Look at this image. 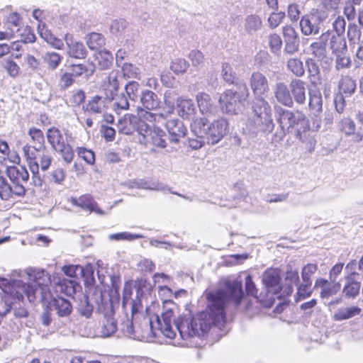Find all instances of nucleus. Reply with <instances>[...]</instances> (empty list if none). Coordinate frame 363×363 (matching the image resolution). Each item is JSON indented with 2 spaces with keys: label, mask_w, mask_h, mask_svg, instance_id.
<instances>
[{
  "label": "nucleus",
  "mask_w": 363,
  "mask_h": 363,
  "mask_svg": "<svg viewBox=\"0 0 363 363\" xmlns=\"http://www.w3.org/2000/svg\"><path fill=\"white\" fill-rule=\"evenodd\" d=\"M164 133L157 128H153V132L150 133L147 140H144V145L148 143L152 144L157 147L164 148L166 147V141L164 139Z\"/></svg>",
  "instance_id": "nucleus-34"
},
{
  "label": "nucleus",
  "mask_w": 363,
  "mask_h": 363,
  "mask_svg": "<svg viewBox=\"0 0 363 363\" xmlns=\"http://www.w3.org/2000/svg\"><path fill=\"white\" fill-rule=\"evenodd\" d=\"M28 277L29 284L26 285L20 280H13L9 281L7 279L0 277V288L6 294L16 296L18 298H22L25 294L29 301H33L37 298L42 300H48L50 296V292L46 291L48 284L53 281L55 284L62 285L65 284L66 280H60L59 278L55 281L51 279L48 273L43 269H29L26 271Z\"/></svg>",
  "instance_id": "nucleus-2"
},
{
  "label": "nucleus",
  "mask_w": 363,
  "mask_h": 363,
  "mask_svg": "<svg viewBox=\"0 0 363 363\" xmlns=\"http://www.w3.org/2000/svg\"><path fill=\"white\" fill-rule=\"evenodd\" d=\"M278 113L279 115L278 121L283 130L290 131L291 129L292 130L295 125L296 120L301 121L302 125H306L304 121V115L301 112L296 111L294 113L288 110L280 108L278 111Z\"/></svg>",
  "instance_id": "nucleus-9"
},
{
  "label": "nucleus",
  "mask_w": 363,
  "mask_h": 363,
  "mask_svg": "<svg viewBox=\"0 0 363 363\" xmlns=\"http://www.w3.org/2000/svg\"><path fill=\"white\" fill-rule=\"evenodd\" d=\"M38 32L40 37L52 48L57 50L62 49L64 46L63 41L61 39L56 38L48 28L45 23L40 21L38 27Z\"/></svg>",
  "instance_id": "nucleus-24"
},
{
  "label": "nucleus",
  "mask_w": 363,
  "mask_h": 363,
  "mask_svg": "<svg viewBox=\"0 0 363 363\" xmlns=\"http://www.w3.org/2000/svg\"><path fill=\"white\" fill-rule=\"evenodd\" d=\"M7 175L14 186L23 185L29 178V174L24 167L12 166L7 168Z\"/></svg>",
  "instance_id": "nucleus-23"
},
{
  "label": "nucleus",
  "mask_w": 363,
  "mask_h": 363,
  "mask_svg": "<svg viewBox=\"0 0 363 363\" xmlns=\"http://www.w3.org/2000/svg\"><path fill=\"white\" fill-rule=\"evenodd\" d=\"M196 101L199 111L202 115L201 117L208 119L209 116H215L217 113V106L209 94L204 92H199L196 96Z\"/></svg>",
  "instance_id": "nucleus-10"
},
{
  "label": "nucleus",
  "mask_w": 363,
  "mask_h": 363,
  "mask_svg": "<svg viewBox=\"0 0 363 363\" xmlns=\"http://www.w3.org/2000/svg\"><path fill=\"white\" fill-rule=\"evenodd\" d=\"M360 283L353 281L350 277H347V282L343 288V293L348 298H355L359 292Z\"/></svg>",
  "instance_id": "nucleus-41"
},
{
  "label": "nucleus",
  "mask_w": 363,
  "mask_h": 363,
  "mask_svg": "<svg viewBox=\"0 0 363 363\" xmlns=\"http://www.w3.org/2000/svg\"><path fill=\"white\" fill-rule=\"evenodd\" d=\"M277 101L287 107H292L294 101L287 86L283 82H278L274 89Z\"/></svg>",
  "instance_id": "nucleus-21"
},
{
  "label": "nucleus",
  "mask_w": 363,
  "mask_h": 363,
  "mask_svg": "<svg viewBox=\"0 0 363 363\" xmlns=\"http://www.w3.org/2000/svg\"><path fill=\"white\" fill-rule=\"evenodd\" d=\"M287 67L298 77H301L304 74L303 62L298 58H291L289 60Z\"/></svg>",
  "instance_id": "nucleus-50"
},
{
  "label": "nucleus",
  "mask_w": 363,
  "mask_h": 363,
  "mask_svg": "<svg viewBox=\"0 0 363 363\" xmlns=\"http://www.w3.org/2000/svg\"><path fill=\"white\" fill-rule=\"evenodd\" d=\"M128 23L124 19L114 20L110 26V31L112 34L118 35H121L127 28Z\"/></svg>",
  "instance_id": "nucleus-52"
},
{
  "label": "nucleus",
  "mask_w": 363,
  "mask_h": 363,
  "mask_svg": "<svg viewBox=\"0 0 363 363\" xmlns=\"http://www.w3.org/2000/svg\"><path fill=\"white\" fill-rule=\"evenodd\" d=\"M72 74L71 73L65 72L60 74L58 85L62 89H66L73 84Z\"/></svg>",
  "instance_id": "nucleus-64"
},
{
  "label": "nucleus",
  "mask_w": 363,
  "mask_h": 363,
  "mask_svg": "<svg viewBox=\"0 0 363 363\" xmlns=\"http://www.w3.org/2000/svg\"><path fill=\"white\" fill-rule=\"evenodd\" d=\"M253 121L257 130L262 132H271L274 128V123L272 118V113L264 111L259 116H254Z\"/></svg>",
  "instance_id": "nucleus-27"
},
{
  "label": "nucleus",
  "mask_w": 363,
  "mask_h": 363,
  "mask_svg": "<svg viewBox=\"0 0 363 363\" xmlns=\"http://www.w3.org/2000/svg\"><path fill=\"white\" fill-rule=\"evenodd\" d=\"M167 114V116H169V113ZM166 120L165 127L169 133L170 141L172 143H178L179 139L186 135L187 129L178 118H167Z\"/></svg>",
  "instance_id": "nucleus-11"
},
{
  "label": "nucleus",
  "mask_w": 363,
  "mask_h": 363,
  "mask_svg": "<svg viewBox=\"0 0 363 363\" xmlns=\"http://www.w3.org/2000/svg\"><path fill=\"white\" fill-rule=\"evenodd\" d=\"M283 35L285 40L284 50L289 54L298 51L299 40L296 31L294 28L286 26L283 28Z\"/></svg>",
  "instance_id": "nucleus-16"
},
{
  "label": "nucleus",
  "mask_w": 363,
  "mask_h": 363,
  "mask_svg": "<svg viewBox=\"0 0 363 363\" xmlns=\"http://www.w3.org/2000/svg\"><path fill=\"white\" fill-rule=\"evenodd\" d=\"M138 113L139 115V119L143 121H148L150 122L155 121L158 123H163L164 119H167V114L160 113L156 114L151 113L147 111H144L142 107H138Z\"/></svg>",
  "instance_id": "nucleus-36"
},
{
  "label": "nucleus",
  "mask_w": 363,
  "mask_h": 363,
  "mask_svg": "<svg viewBox=\"0 0 363 363\" xmlns=\"http://www.w3.org/2000/svg\"><path fill=\"white\" fill-rule=\"evenodd\" d=\"M262 26L261 18L257 15H249L245 19L244 28L248 34H253Z\"/></svg>",
  "instance_id": "nucleus-33"
},
{
  "label": "nucleus",
  "mask_w": 363,
  "mask_h": 363,
  "mask_svg": "<svg viewBox=\"0 0 363 363\" xmlns=\"http://www.w3.org/2000/svg\"><path fill=\"white\" fill-rule=\"evenodd\" d=\"M319 46H322L323 50H330L333 54L346 52L347 46L345 40L340 35H335L334 31H328L319 37Z\"/></svg>",
  "instance_id": "nucleus-5"
},
{
  "label": "nucleus",
  "mask_w": 363,
  "mask_h": 363,
  "mask_svg": "<svg viewBox=\"0 0 363 363\" xmlns=\"http://www.w3.org/2000/svg\"><path fill=\"white\" fill-rule=\"evenodd\" d=\"M77 152L79 157H81L88 164H93L95 160L94 153L84 147H77Z\"/></svg>",
  "instance_id": "nucleus-63"
},
{
  "label": "nucleus",
  "mask_w": 363,
  "mask_h": 363,
  "mask_svg": "<svg viewBox=\"0 0 363 363\" xmlns=\"http://www.w3.org/2000/svg\"><path fill=\"white\" fill-rule=\"evenodd\" d=\"M347 35L350 43L355 45L360 40V29L355 23H350L347 27Z\"/></svg>",
  "instance_id": "nucleus-48"
},
{
  "label": "nucleus",
  "mask_w": 363,
  "mask_h": 363,
  "mask_svg": "<svg viewBox=\"0 0 363 363\" xmlns=\"http://www.w3.org/2000/svg\"><path fill=\"white\" fill-rule=\"evenodd\" d=\"M304 121H306V125H302V123L298 120H296L295 125L293 128L294 131L296 133V137L299 138V140L303 142H306L309 138L311 137V134L313 133L309 130V123L308 121L304 116Z\"/></svg>",
  "instance_id": "nucleus-35"
},
{
  "label": "nucleus",
  "mask_w": 363,
  "mask_h": 363,
  "mask_svg": "<svg viewBox=\"0 0 363 363\" xmlns=\"http://www.w3.org/2000/svg\"><path fill=\"white\" fill-rule=\"evenodd\" d=\"M256 101L252 106L254 116H259L263 114L264 111L267 113H272L271 107L264 98H255Z\"/></svg>",
  "instance_id": "nucleus-42"
},
{
  "label": "nucleus",
  "mask_w": 363,
  "mask_h": 363,
  "mask_svg": "<svg viewBox=\"0 0 363 363\" xmlns=\"http://www.w3.org/2000/svg\"><path fill=\"white\" fill-rule=\"evenodd\" d=\"M246 92H247V89ZM248 93L241 97L238 93L232 89H228L220 94L218 99L220 107L223 113L237 114L240 109V104L245 100Z\"/></svg>",
  "instance_id": "nucleus-4"
},
{
  "label": "nucleus",
  "mask_w": 363,
  "mask_h": 363,
  "mask_svg": "<svg viewBox=\"0 0 363 363\" xmlns=\"http://www.w3.org/2000/svg\"><path fill=\"white\" fill-rule=\"evenodd\" d=\"M250 85L255 98H265L269 91L267 78L259 72L252 74Z\"/></svg>",
  "instance_id": "nucleus-7"
},
{
  "label": "nucleus",
  "mask_w": 363,
  "mask_h": 363,
  "mask_svg": "<svg viewBox=\"0 0 363 363\" xmlns=\"http://www.w3.org/2000/svg\"><path fill=\"white\" fill-rule=\"evenodd\" d=\"M122 72L124 77L128 78H138L140 74L138 67L131 63H124L122 66Z\"/></svg>",
  "instance_id": "nucleus-55"
},
{
  "label": "nucleus",
  "mask_w": 363,
  "mask_h": 363,
  "mask_svg": "<svg viewBox=\"0 0 363 363\" xmlns=\"http://www.w3.org/2000/svg\"><path fill=\"white\" fill-rule=\"evenodd\" d=\"M177 113L183 119L189 120L196 113V107L192 99L181 96L177 99Z\"/></svg>",
  "instance_id": "nucleus-17"
},
{
  "label": "nucleus",
  "mask_w": 363,
  "mask_h": 363,
  "mask_svg": "<svg viewBox=\"0 0 363 363\" xmlns=\"http://www.w3.org/2000/svg\"><path fill=\"white\" fill-rule=\"evenodd\" d=\"M115 102L113 103L114 110L119 113L121 110H127L129 108V103L127 98L123 95L118 96L113 99Z\"/></svg>",
  "instance_id": "nucleus-60"
},
{
  "label": "nucleus",
  "mask_w": 363,
  "mask_h": 363,
  "mask_svg": "<svg viewBox=\"0 0 363 363\" xmlns=\"http://www.w3.org/2000/svg\"><path fill=\"white\" fill-rule=\"evenodd\" d=\"M221 74L223 76V79L232 84L234 82L235 79V73L233 72V69L228 63H223L222 65V72Z\"/></svg>",
  "instance_id": "nucleus-62"
},
{
  "label": "nucleus",
  "mask_w": 363,
  "mask_h": 363,
  "mask_svg": "<svg viewBox=\"0 0 363 363\" xmlns=\"http://www.w3.org/2000/svg\"><path fill=\"white\" fill-rule=\"evenodd\" d=\"M189 65L184 59H175L172 61L170 69L177 74L185 72Z\"/></svg>",
  "instance_id": "nucleus-51"
},
{
  "label": "nucleus",
  "mask_w": 363,
  "mask_h": 363,
  "mask_svg": "<svg viewBox=\"0 0 363 363\" xmlns=\"http://www.w3.org/2000/svg\"><path fill=\"white\" fill-rule=\"evenodd\" d=\"M142 238V235L138 234H133L128 232L118 233L111 234L108 235V239L111 240H133Z\"/></svg>",
  "instance_id": "nucleus-56"
},
{
  "label": "nucleus",
  "mask_w": 363,
  "mask_h": 363,
  "mask_svg": "<svg viewBox=\"0 0 363 363\" xmlns=\"http://www.w3.org/2000/svg\"><path fill=\"white\" fill-rule=\"evenodd\" d=\"M127 186L129 189L137 188V189H145V190H152V191H163V192L168 191L171 194H173L177 195L180 197L192 201L191 199L185 196L184 195H182L177 192L171 191V189L168 187L167 185H164L159 182H150V181H146L144 179H135V180L129 182V183L127 184Z\"/></svg>",
  "instance_id": "nucleus-8"
},
{
  "label": "nucleus",
  "mask_w": 363,
  "mask_h": 363,
  "mask_svg": "<svg viewBox=\"0 0 363 363\" xmlns=\"http://www.w3.org/2000/svg\"><path fill=\"white\" fill-rule=\"evenodd\" d=\"M64 40L67 45V54L70 57L77 59H83L86 55V50L84 45L74 40L73 35L70 33H66L64 36Z\"/></svg>",
  "instance_id": "nucleus-14"
},
{
  "label": "nucleus",
  "mask_w": 363,
  "mask_h": 363,
  "mask_svg": "<svg viewBox=\"0 0 363 363\" xmlns=\"http://www.w3.org/2000/svg\"><path fill=\"white\" fill-rule=\"evenodd\" d=\"M319 62L324 72H328L332 67L333 58L327 56V52L323 50L322 46H319Z\"/></svg>",
  "instance_id": "nucleus-53"
},
{
  "label": "nucleus",
  "mask_w": 363,
  "mask_h": 363,
  "mask_svg": "<svg viewBox=\"0 0 363 363\" xmlns=\"http://www.w3.org/2000/svg\"><path fill=\"white\" fill-rule=\"evenodd\" d=\"M140 85L137 82H130L125 85V92L131 101H135L138 96Z\"/></svg>",
  "instance_id": "nucleus-58"
},
{
  "label": "nucleus",
  "mask_w": 363,
  "mask_h": 363,
  "mask_svg": "<svg viewBox=\"0 0 363 363\" xmlns=\"http://www.w3.org/2000/svg\"><path fill=\"white\" fill-rule=\"evenodd\" d=\"M47 138L52 149L65 141L62 133L57 128H50L47 131Z\"/></svg>",
  "instance_id": "nucleus-37"
},
{
  "label": "nucleus",
  "mask_w": 363,
  "mask_h": 363,
  "mask_svg": "<svg viewBox=\"0 0 363 363\" xmlns=\"http://www.w3.org/2000/svg\"><path fill=\"white\" fill-rule=\"evenodd\" d=\"M243 296L240 281H228L225 289L210 291L206 294L207 308L199 313L192 319H182L179 323L172 320L174 318L175 305L166 302L164 311L161 316H156L155 321H150V325L153 335L161 333L169 340L177 339V332L180 339L188 340L195 336H201L208 333L213 325L221 329L225 323V306L231 298L238 304Z\"/></svg>",
  "instance_id": "nucleus-1"
},
{
  "label": "nucleus",
  "mask_w": 363,
  "mask_h": 363,
  "mask_svg": "<svg viewBox=\"0 0 363 363\" xmlns=\"http://www.w3.org/2000/svg\"><path fill=\"white\" fill-rule=\"evenodd\" d=\"M69 201L72 205L78 206L83 210L94 212L101 216L105 215V212L99 207L98 203L90 194H84L79 198L72 197L69 199Z\"/></svg>",
  "instance_id": "nucleus-12"
},
{
  "label": "nucleus",
  "mask_w": 363,
  "mask_h": 363,
  "mask_svg": "<svg viewBox=\"0 0 363 363\" xmlns=\"http://www.w3.org/2000/svg\"><path fill=\"white\" fill-rule=\"evenodd\" d=\"M72 74V76L79 77L83 74H92L95 70V65L92 64H89V65H85L83 64H76L72 65L70 66Z\"/></svg>",
  "instance_id": "nucleus-43"
},
{
  "label": "nucleus",
  "mask_w": 363,
  "mask_h": 363,
  "mask_svg": "<svg viewBox=\"0 0 363 363\" xmlns=\"http://www.w3.org/2000/svg\"><path fill=\"white\" fill-rule=\"evenodd\" d=\"M362 309L357 306L339 308L333 315V319L337 321L352 318L360 314Z\"/></svg>",
  "instance_id": "nucleus-31"
},
{
  "label": "nucleus",
  "mask_w": 363,
  "mask_h": 363,
  "mask_svg": "<svg viewBox=\"0 0 363 363\" xmlns=\"http://www.w3.org/2000/svg\"><path fill=\"white\" fill-rule=\"evenodd\" d=\"M41 149H36L34 147L30 145H24L23 147V152L24 157H26L28 164L30 170L31 172H37L39 170L38 164V152H40Z\"/></svg>",
  "instance_id": "nucleus-25"
},
{
  "label": "nucleus",
  "mask_w": 363,
  "mask_h": 363,
  "mask_svg": "<svg viewBox=\"0 0 363 363\" xmlns=\"http://www.w3.org/2000/svg\"><path fill=\"white\" fill-rule=\"evenodd\" d=\"M337 127L346 137L353 136V142L360 143L363 140V134L355 132L356 124L352 118L349 117L342 118L339 121Z\"/></svg>",
  "instance_id": "nucleus-15"
},
{
  "label": "nucleus",
  "mask_w": 363,
  "mask_h": 363,
  "mask_svg": "<svg viewBox=\"0 0 363 363\" xmlns=\"http://www.w3.org/2000/svg\"><path fill=\"white\" fill-rule=\"evenodd\" d=\"M319 288H320V297L327 299L336 294L341 288L340 282L330 281L328 279L319 278Z\"/></svg>",
  "instance_id": "nucleus-22"
},
{
  "label": "nucleus",
  "mask_w": 363,
  "mask_h": 363,
  "mask_svg": "<svg viewBox=\"0 0 363 363\" xmlns=\"http://www.w3.org/2000/svg\"><path fill=\"white\" fill-rule=\"evenodd\" d=\"M85 111L92 113H104L106 112L105 101L100 96H93L86 105Z\"/></svg>",
  "instance_id": "nucleus-32"
},
{
  "label": "nucleus",
  "mask_w": 363,
  "mask_h": 363,
  "mask_svg": "<svg viewBox=\"0 0 363 363\" xmlns=\"http://www.w3.org/2000/svg\"><path fill=\"white\" fill-rule=\"evenodd\" d=\"M290 88L295 101L298 104H303L306 100L304 82L300 79L292 80L290 83Z\"/></svg>",
  "instance_id": "nucleus-30"
},
{
  "label": "nucleus",
  "mask_w": 363,
  "mask_h": 363,
  "mask_svg": "<svg viewBox=\"0 0 363 363\" xmlns=\"http://www.w3.org/2000/svg\"><path fill=\"white\" fill-rule=\"evenodd\" d=\"M26 189L23 185L11 186L4 175L2 167H0V199L9 201L14 196H21L25 194Z\"/></svg>",
  "instance_id": "nucleus-6"
},
{
  "label": "nucleus",
  "mask_w": 363,
  "mask_h": 363,
  "mask_svg": "<svg viewBox=\"0 0 363 363\" xmlns=\"http://www.w3.org/2000/svg\"><path fill=\"white\" fill-rule=\"evenodd\" d=\"M38 164L43 171H46L50 167L52 161V157L45 148H42L40 152H38Z\"/></svg>",
  "instance_id": "nucleus-49"
},
{
  "label": "nucleus",
  "mask_w": 363,
  "mask_h": 363,
  "mask_svg": "<svg viewBox=\"0 0 363 363\" xmlns=\"http://www.w3.org/2000/svg\"><path fill=\"white\" fill-rule=\"evenodd\" d=\"M43 58L49 69H55L60 64L62 57L55 52H47L44 54Z\"/></svg>",
  "instance_id": "nucleus-45"
},
{
  "label": "nucleus",
  "mask_w": 363,
  "mask_h": 363,
  "mask_svg": "<svg viewBox=\"0 0 363 363\" xmlns=\"http://www.w3.org/2000/svg\"><path fill=\"white\" fill-rule=\"evenodd\" d=\"M116 323L113 318H106L102 323V335L108 337L116 330Z\"/></svg>",
  "instance_id": "nucleus-57"
},
{
  "label": "nucleus",
  "mask_w": 363,
  "mask_h": 363,
  "mask_svg": "<svg viewBox=\"0 0 363 363\" xmlns=\"http://www.w3.org/2000/svg\"><path fill=\"white\" fill-rule=\"evenodd\" d=\"M356 89L355 81L349 76L342 77L339 83L340 93L352 95Z\"/></svg>",
  "instance_id": "nucleus-40"
},
{
  "label": "nucleus",
  "mask_w": 363,
  "mask_h": 363,
  "mask_svg": "<svg viewBox=\"0 0 363 363\" xmlns=\"http://www.w3.org/2000/svg\"><path fill=\"white\" fill-rule=\"evenodd\" d=\"M284 17L285 13L284 12L272 13L267 20L269 26L271 28H277L282 22Z\"/></svg>",
  "instance_id": "nucleus-61"
},
{
  "label": "nucleus",
  "mask_w": 363,
  "mask_h": 363,
  "mask_svg": "<svg viewBox=\"0 0 363 363\" xmlns=\"http://www.w3.org/2000/svg\"><path fill=\"white\" fill-rule=\"evenodd\" d=\"M267 43L271 52L279 55L282 47V40L277 33H272L267 37Z\"/></svg>",
  "instance_id": "nucleus-44"
},
{
  "label": "nucleus",
  "mask_w": 363,
  "mask_h": 363,
  "mask_svg": "<svg viewBox=\"0 0 363 363\" xmlns=\"http://www.w3.org/2000/svg\"><path fill=\"white\" fill-rule=\"evenodd\" d=\"M58 152L65 162L70 163L74 158V151L72 146L65 140L53 149Z\"/></svg>",
  "instance_id": "nucleus-38"
},
{
  "label": "nucleus",
  "mask_w": 363,
  "mask_h": 363,
  "mask_svg": "<svg viewBox=\"0 0 363 363\" xmlns=\"http://www.w3.org/2000/svg\"><path fill=\"white\" fill-rule=\"evenodd\" d=\"M300 26L304 35H310L313 32H314V33L318 32V29L314 28L309 17L302 18L300 22Z\"/></svg>",
  "instance_id": "nucleus-59"
},
{
  "label": "nucleus",
  "mask_w": 363,
  "mask_h": 363,
  "mask_svg": "<svg viewBox=\"0 0 363 363\" xmlns=\"http://www.w3.org/2000/svg\"><path fill=\"white\" fill-rule=\"evenodd\" d=\"M135 130L142 137L140 138V143L142 144H144V140H147L150 133L153 132V129H152L148 124H147L145 121L138 119L136 124Z\"/></svg>",
  "instance_id": "nucleus-47"
},
{
  "label": "nucleus",
  "mask_w": 363,
  "mask_h": 363,
  "mask_svg": "<svg viewBox=\"0 0 363 363\" xmlns=\"http://www.w3.org/2000/svg\"><path fill=\"white\" fill-rule=\"evenodd\" d=\"M280 275L277 269H269L262 274V283L268 292L277 294L281 289Z\"/></svg>",
  "instance_id": "nucleus-13"
},
{
  "label": "nucleus",
  "mask_w": 363,
  "mask_h": 363,
  "mask_svg": "<svg viewBox=\"0 0 363 363\" xmlns=\"http://www.w3.org/2000/svg\"><path fill=\"white\" fill-rule=\"evenodd\" d=\"M119 75L117 72L112 71L104 80L102 84V89L104 91L106 96L108 99H113L116 95L119 87Z\"/></svg>",
  "instance_id": "nucleus-18"
},
{
  "label": "nucleus",
  "mask_w": 363,
  "mask_h": 363,
  "mask_svg": "<svg viewBox=\"0 0 363 363\" xmlns=\"http://www.w3.org/2000/svg\"><path fill=\"white\" fill-rule=\"evenodd\" d=\"M307 53L312 55L306 60V65L308 69V73L310 75V80L311 83L315 84L318 79V65L316 63V57L318 52V43H313L311 44L309 48L307 49Z\"/></svg>",
  "instance_id": "nucleus-19"
},
{
  "label": "nucleus",
  "mask_w": 363,
  "mask_h": 363,
  "mask_svg": "<svg viewBox=\"0 0 363 363\" xmlns=\"http://www.w3.org/2000/svg\"><path fill=\"white\" fill-rule=\"evenodd\" d=\"M94 61L95 68L97 67L100 69H106L112 65L113 55L109 51L100 50L95 54Z\"/></svg>",
  "instance_id": "nucleus-29"
},
{
  "label": "nucleus",
  "mask_w": 363,
  "mask_h": 363,
  "mask_svg": "<svg viewBox=\"0 0 363 363\" xmlns=\"http://www.w3.org/2000/svg\"><path fill=\"white\" fill-rule=\"evenodd\" d=\"M191 132L196 138H189V146L194 150L202 147L206 143L216 145L229 132V123L223 117L211 121L205 117H196L190 125Z\"/></svg>",
  "instance_id": "nucleus-3"
},
{
  "label": "nucleus",
  "mask_w": 363,
  "mask_h": 363,
  "mask_svg": "<svg viewBox=\"0 0 363 363\" xmlns=\"http://www.w3.org/2000/svg\"><path fill=\"white\" fill-rule=\"evenodd\" d=\"M138 118L131 114H125L117 123L118 131L125 135H131L135 131Z\"/></svg>",
  "instance_id": "nucleus-20"
},
{
  "label": "nucleus",
  "mask_w": 363,
  "mask_h": 363,
  "mask_svg": "<svg viewBox=\"0 0 363 363\" xmlns=\"http://www.w3.org/2000/svg\"><path fill=\"white\" fill-rule=\"evenodd\" d=\"M50 304L52 309L60 317H67L72 311L70 302L62 297L54 298Z\"/></svg>",
  "instance_id": "nucleus-26"
},
{
  "label": "nucleus",
  "mask_w": 363,
  "mask_h": 363,
  "mask_svg": "<svg viewBox=\"0 0 363 363\" xmlns=\"http://www.w3.org/2000/svg\"><path fill=\"white\" fill-rule=\"evenodd\" d=\"M178 93L172 89H168L164 94V101L165 105L168 107L169 111L167 113H172L174 109L175 103L177 104Z\"/></svg>",
  "instance_id": "nucleus-46"
},
{
  "label": "nucleus",
  "mask_w": 363,
  "mask_h": 363,
  "mask_svg": "<svg viewBox=\"0 0 363 363\" xmlns=\"http://www.w3.org/2000/svg\"><path fill=\"white\" fill-rule=\"evenodd\" d=\"M86 39V44L91 50L98 49L105 45V38L98 33H89Z\"/></svg>",
  "instance_id": "nucleus-39"
},
{
  "label": "nucleus",
  "mask_w": 363,
  "mask_h": 363,
  "mask_svg": "<svg viewBox=\"0 0 363 363\" xmlns=\"http://www.w3.org/2000/svg\"><path fill=\"white\" fill-rule=\"evenodd\" d=\"M140 101L142 106L147 110H153L158 108L160 103L157 95L150 90L142 91Z\"/></svg>",
  "instance_id": "nucleus-28"
},
{
  "label": "nucleus",
  "mask_w": 363,
  "mask_h": 363,
  "mask_svg": "<svg viewBox=\"0 0 363 363\" xmlns=\"http://www.w3.org/2000/svg\"><path fill=\"white\" fill-rule=\"evenodd\" d=\"M189 59L191 65L195 67H200L204 63V55L200 50H191L189 54Z\"/></svg>",
  "instance_id": "nucleus-54"
}]
</instances>
